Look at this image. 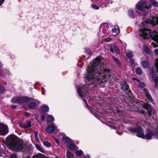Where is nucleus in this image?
I'll return each mask as SVG.
<instances>
[{"instance_id": "12", "label": "nucleus", "mask_w": 158, "mask_h": 158, "mask_svg": "<svg viewBox=\"0 0 158 158\" xmlns=\"http://www.w3.org/2000/svg\"><path fill=\"white\" fill-rule=\"evenodd\" d=\"M143 91L144 93L146 94L148 99L150 101H152V98L149 94L148 90L146 89H144Z\"/></svg>"}, {"instance_id": "3", "label": "nucleus", "mask_w": 158, "mask_h": 158, "mask_svg": "<svg viewBox=\"0 0 158 158\" xmlns=\"http://www.w3.org/2000/svg\"><path fill=\"white\" fill-rule=\"evenodd\" d=\"M148 24L146 22H143L139 28V35L144 39H148L149 37L158 43V34L157 31L150 32V30L147 28Z\"/></svg>"}, {"instance_id": "32", "label": "nucleus", "mask_w": 158, "mask_h": 158, "mask_svg": "<svg viewBox=\"0 0 158 158\" xmlns=\"http://www.w3.org/2000/svg\"><path fill=\"white\" fill-rule=\"evenodd\" d=\"M139 85L141 88H143L145 86V84L143 82H139Z\"/></svg>"}, {"instance_id": "57", "label": "nucleus", "mask_w": 158, "mask_h": 158, "mask_svg": "<svg viewBox=\"0 0 158 158\" xmlns=\"http://www.w3.org/2000/svg\"><path fill=\"white\" fill-rule=\"evenodd\" d=\"M152 75H153V72H152Z\"/></svg>"}, {"instance_id": "7", "label": "nucleus", "mask_w": 158, "mask_h": 158, "mask_svg": "<svg viewBox=\"0 0 158 158\" xmlns=\"http://www.w3.org/2000/svg\"><path fill=\"white\" fill-rule=\"evenodd\" d=\"M143 107L147 109V112L149 115H151L152 112L153 110V108L150 105L146 104L143 106Z\"/></svg>"}, {"instance_id": "41", "label": "nucleus", "mask_w": 158, "mask_h": 158, "mask_svg": "<svg viewBox=\"0 0 158 158\" xmlns=\"http://www.w3.org/2000/svg\"><path fill=\"white\" fill-rule=\"evenodd\" d=\"M55 141L58 144V146L60 145V143L59 141L56 138H55Z\"/></svg>"}, {"instance_id": "20", "label": "nucleus", "mask_w": 158, "mask_h": 158, "mask_svg": "<svg viewBox=\"0 0 158 158\" xmlns=\"http://www.w3.org/2000/svg\"><path fill=\"white\" fill-rule=\"evenodd\" d=\"M148 62L147 61H144L141 62V64L144 68H147L148 65Z\"/></svg>"}, {"instance_id": "28", "label": "nucleus", "mask_w": 158, "mask_h": 158, "mask_svg": "<svg viewBox=\"0 0 158 158\" xmlns=\"http://www.w3.org/2000/svg\"><path fill=\"white\" fill-rule=\"evenodd\" d=\"M43 142L44 145L47 147H49L51 146V143L50 142L48 141Z\"/></svg>"}, {"instance_id": "14", "label": "nucleus", "mask_w": 158, "mask_h": 158, "mask_svg": "<svg viewBox=\"0 0 158 158\" xmlns=\"http://www.w3.org/2000/svg\"><path fill=\"white\" fill-rule=\"evenodd\" d=\"M63 141L66 143L69 144L72 143V141L69 137H64L63 138Z\"/></svg>"}, {"instance_id": "34", "label": "nucleus", "mask_w": 158, "mask_h": 158, "mask_svg": "<svg viewBox=\"0 0 158 158\" xmlns=\"http://www.w3.org/2000/svg\"><path fill=\"white\" fill-rule=\"evenodd\" d=\"M151 3L152 5H154L157 7L158 6V3L155 0H152L151 2Z\"/></svg>"}, {"instance_id": "16", "label": "nucleus", "mask_w": 158, "mask_h": 158, "mask_svg": "<svg viewBox=\"0 0 158 158\" xmlns=\"http://www.w3.org/2000/svg\"><path fill=\"white\" fill-rule=\"evenodd\" d=\"M153 81L155 83L154 87L156 88H157L158 86V76L152 79Z\"/></svg>"}, {"instance_id": "47", "label": "nucleus", "mask_w": 158, "mask_h": 158, "mask_svg": "<svg viewBox=\"0 0 158 158\" xmlns=\"http://www.w3.org/2000/svg\"><path fill=\"white\" fill-rule=\"evenodd\" d=\"M154 52L155 53L158 55V49H156L154 50Z\"/></svg>"}, {"instance_id": "43", "label": "nucleus", "mask_w": 158, "mask_h": 158, "mask_svg": "<svg viewBox=\"0 0 158 158\" xmlns=\"http://www.w3.org/2000/svg\"><path fill=\"white\" fill-rule=\"evenodd\" d=\"M129 62H130V64L131 65H132L133 64L134 61V60H132V59H130V60H129Z\"/></svg>"}, {"instance_id": "25", "label": "nucleus", "mask_w": 158, "mask_h": 158, "mask_svg": "<svg viewBox=\"0 0 158 158\" xmlns=\"http://www.w3.org/2000/svg\"><path fill=\"white\" fill-rule=\"evenodd\" d=\"M82 89L81 88H78L77 90V93L81 97H84L83 94H82Z\"/></svg>"}, {"instance_id": "55", "label": "nucleus", "mask_w": 158, "mask_h": 158, "mask_svg": "<svg viewBox=\"0 0 158 158\" xmlns=\"http://www.w3.org/2000/svg\"><path fill=\"white\" fill-rule=\"evenodd\" d=\"M147 13L146 12H144L143 13V14L144 15H147Z\"/></svg>"}, {"instance_id": "56", "label": "nucleus", "mask_w": 158, "mask_h": 158, "mask_svg": "<svg viewBox=\"0 0 158 158\" xmlns=\"http://www.w3.org/2000/svg\"><path fill=\"white\" fill-rule=\"evenodd\" d=\"M44 118H45V116H44L43 115V116H42V118L43 119H44Z\"/></svg>"}, {"instance_id": "1", "label": "nucleus", "mask_w": 158, "mask_h": 158, "mask_svg": "<svg viewBox=\"0 0 158 158\" xmlns=\"http://www.w3.org/2000/svg\"><path fill=\"white\" fill-rule=\"evenodd\" d=\"M103 59L100 56H98L95 60L90 63L88 67L87 72L85 75L86 82L88 84H91L96 82V81L98 83L100 84L102 83L104 84L106 82V78H108L111 80L112 77L111 78V75L110 73V70L105 68V65L101 66L99 69L97 66L99 62H102Z\"/></svg>"}, {"instance_id": "46", "label": "nucleus", "mask_w": 158, "mask_h": 158, "mask_svg": "<svg viewBox=\"0 0 158 158\" xmlns=\"http://www.w3.org/2000/svg\"><path fill=\"white\" fill-rule=\"evenodd\" d=\"M154 136L156 139H158V132H156Z\"/></svg>"}, {"instance_id": "23", "label": "nucleus", "mask_w": 158, "mask_h": 158, "mask_svg": "<svg viewBox=\"0 0 158 158\" xmlns=\"http://www.w3.org/2000/svg\"><path fill=\"white\" fill-rule=\"evenodd\" d=\"M66 156L68 158H72L74 156L73 154L69 151L66 152Z\"/></svg>"}, {"instance_id": "44", "label": "nucleus", "mask_w": 158, "mask_h": 158, "mask_svg": "<svg viewBox=\"0 0 158 158\" xmlns=\"http://www.w3.org/2000/svg\"><path fill=\"white\" fill-rule=\"evenodd\" d=\"M11 158H17V156L15 154H12L11 156Z\"/></svg>"}, {"instance_id": "17", "label": "nucleus", "mask_w": 158, "mask_h": 158, "mask_svg": "<svg viewBox=\"0 0 158 158\" xmlns=\"http://www.w3.org/2000/svg\"><path fill=\"white\" fill-rule=\"evenodd\" d=\"M49 109L48 107L46 105H43L42 106L41 110L43 111L47 112L48 111Z\"/></svg>"}, {"instance_id": "4", "label": "nucleus", "mask_w": 158, "mask_h": 158, "mask_svg": "<svg viewBox=\"0 0 158 158\" xmlns=\"http://www.w3.org/2000/svg\"><path fill=\"white\" fill-rule=\"evenodd\" d=\"M138 128L131 127L129 129V131L137 133V136L143 139H151L154 133L153 131L150 129H148L146 131V134L145 135L143 133V131L139 127V125H138Z\"/></svg>"}, {"instance_id": "53", "label": "nucleus", "mask_w": 158, "mask_h": 158, "mask_svg": "<svg viewBox=\"0 0 158 158\" xmlns=\"http://www.w3.org/2000/svg\"><path fill=\"white\" fill-rule=\"evenodd\" d=\"M107 5H106L105 4H104V5H101V6L102 7H104L106 6Z\"/></svg>"}, {"instance_id": "31", "label": "nucleus", "mask_w": 158, "mask_h": 158, "mask_svg": "<svg viewBox=\"0 0 158 158\" xmlns=\"http://www.w3.org/2000/svg\"><path fill=\"white\" fill-rule=\"evenodd\" d=\"M35 137L36 141L39 142V140L38 137V133L37 131L35 132Z\"/></svg>"}, {"instance_id": "11", "label": "nucleus", "mask_w": 158, "mask_h": 158, "mask_svg": "<svg viewBox=\"0 0 158 158\" xmlns=\"http://www.w3.org/2000/svg\"><path fill=\"white\" fill-rule=\"evenodd\" d=\"M12 101L14 103H21L23 102L22 97H14L12 100Z\"/></svg>"}, {"instance_id": "60", "label": "nucleus", "mask_w": 158, "mask_h": 158, "mask_svg": "<svg viewBox=\"0 0 158 158\" xmlns=\"http://www.w3.org/2000/svg\"><path fill=\"white\" fill-rule=\"evenodd\" d=\"M13 108L15 107V106H13Z\"/></svg>"}, {"instance_id": "35", "label": "nucleus", "mask_w": 158, "mask_h": 158, "mask_svg": "<svg viewBox=\"0 0 158 158\" xmlns=\"http://www.w3.org/2000/svg\"><path fill=\"white\" fill-rule=\"evenodd\" d=\"M23 102H28L29 101V98L27 97H22Z\"/></svg>"}, {"instance_id": "6", "label": "nucleus", "mask_w": 158, "mask_h": 158, "mask_svg": "<svg viewBox=\"0 0 158 158\" xmlns=\"http://www.w3.org/2000/svg\"><path fill=\"white\" fill-rule=\"evenodd\" d=\"M8 127L4 124L0 125V134L2 135H6L8 133Z\"/></svg>"}, {"instance_id": "42", "label": "nucleus", "mask_w": 158, "mask_h": 158, "mask_svg": "<svg viewBox=\"0 0 158 158\" xmlns=\"http://www.w3.org/2000/svg\"><path fill=\"white\" fill-rule=\"evenodd\" d=\"M110 40L111 39L110 38H107L104 39L105 41L107 42L110 41Z\"/></svg>"}, {"instance_id": "51", "label": "nucleus", "mask_w": 158, "mask_h": 158, "mask_svg": "<svg viewBox=\"0 0 158 158\" xmlns=\"http://www.w3.org/2000/svg\"><path fill=\"white\" fill-rule=\"evenodd\" d=\"M83 101L85 102V104H86V106H88V104H87V102H86V100L85 99H84H84H83Z\"/></svg>"}, {"instance_id": "30", "label": "nucleus", "mask_w": 158, "mask_h": 158, "mask_svg": "<svg viewBox=\"0 0 158 158\" xmlns=\"http://www.w3.org/2000/svg\"><path fill=\"white\" fill-rule=\"evenodd\" d=\"M83 153V151L81 150H80L77 151L76 152V154L77 156H81L82 155Z\"/></svg>"}, {"instance_id": "5", "label": "nucleus", "mask_w": 158, "mask_h": 158, "mask_svg": "<svg viewBox=\"0 0 158 158\" xmlns=\"http://www.w3.org/2000/svg\"><path fill=\"white\" fill-rule=\"evenodd\" d=\"M151 7L150 5L149 6H147L146 2L143 1L139 2L136 5V9L141 11L145 10L148 11V10Z\"/></svg>"}, {"instance_id": "39", "label": "nucleus", "mask_w": 158, "mask_h": 158, "mask_svg": "<svg viewBox=\"0 0 158 158\" xmlns=\"http://www.w3.org/2000/svg\"><path fill=\"white\" fill-rule=\"evenodd\" d=\"M156 63L155 64V65L156 69H157V71L158 72V59H156Z\"/></svg>"}, {"instance_id": "45", "label": "nucleus", "mask_w": 158, "mask_h": 158, "mask_svg": "<svg viewBox=\"0 0 158 158\" xmlns=\"http://www.w3.org/2000/svg\"><path fill=\"white\" fill-rule=\"evenodd\" d=\"M115 62L116 63V64L118 65V66H120V63L119 61L118 60H117V61H115Z\"/></svg>"}, {"instance_id": "15", "label": "nucleus", "mask_w": 158, "mask_h": 158, "mask_svg": "<svg viewBox=\"0 0 158 158\" xmlns=\"http://www.w3.org/2000/svg\"><path fill=\"white\" fill-rule=\"evenodd\" d=\"M68 148L70 150L72 151H73L75 149H78V147L76 146L74 144H69L68 146Z\"/></svg>"}, {"instance_id": "59", "label": "nucleus", "mask_w": 158, "mask_h": 158, "mask_svg": "<svg viewBox=\"0 0 158 158\" xmlns=\"http://www.w3.org/2000/svg\"><path fill=\"white\" fill-rule=\"evenodd\" d=\"M142 113H143V111H142Z\"/></svg>"}, {"instance_id": "27", "label": "nucleus", "mask_w": 158, "mask_h": 158, "mask_svg": "<svg viewBox=\"0 0 158 158\" xmlns=\"http://www.w3.org/2000/svg\"><path fill=\"white\" fill-rule=\"evenodd\" d=\"M127 56L129 58H130L133 56L132 53L131 51H128L126 53Z\"/></svg>"}, {"instance_id": "9", "label": "nucleus", "mask_w": 158, "mask_h": 158, "mask_svg": "<svg viewBox=\"0 0 158 158\" xmlns=\"http://www.w3.org/2000/svg\"><path fill=\"white\" fill-rule=\"evenodd\" d=\"M55 130H56L57 132H58L59 131V130L56 128L54 125H52L49 126L48 127L47 129V131L48 133H51L53 132Z\"/></svg>"}, {"instance_id": "50", "label": "nucleus", "mask_w": 158, "mask_h": 158, "mask_svg": "<svg viewBox=\"0 0 158 158\" xmlns=\"http://www.w3.org/2000/svg\"><path fill=\"white\" fill-rule=\"evenodd\" d=\"M151 44L152 45H153L154 48L156 47L157 46V45L154 44L153 42H152Z\"/></svg>"}, {"instance_id": "10", "label": "nucleus", "mask_w": 158, "mask_h": 158, "mask_svg": "<svg viewBox=\"0 0 158 158\" xmlns=\"http://www.w3.org/2000/svg\"><path fill=\"white\" fill-rule=\"evenodd\" d=\"M110 51L113 53H115L117 54H118L119 53V51L118 49L117 46L114 45L111 47L110 48Z\"/></svg>"}, {"instance_id": "54", "label": "nucleus", "mask_w": 158, "mask_h": 158, "mask_svg": "<svg viewBox=\"0 0 158 158\" xmlns=\"http://www.w3.org/2000/svg\"><path fill=\"white\" fill-rule=\"evenodd\" d=\"M85 158H89V156L88 155H86V156L85 157Z\"/></svg>"}, {"instance_id": "48", "label": "nucleus", "mask_w": 158, "mask_h": 158, "mask_svg": "<svg viewBox=\"0 0 158 158\" xmlns=\"http://www.w3.org/2000/svg\"><path fill=\"white\" fill-rule=\"evenodd\" d=\"M112 58L113 59V60L115 61H117V60H118V59L116 58H115L114 56H112Z\"/></svg>"}, {"instance_id": "61", "label": "nucleus", "mask_w": 158, "mask_h": 158, "mask_svg": "<svg viewBox=\"0 0 158 158\" xmlns=\"http://www.w3.org/2000/svg\"><path fill=\"white\" fill-rule=\"evenodd\" d=\"M13 108L15 107V106H13Z\"/></svg>"}, {"instance_id": "21", "label": "nucleus", "mask_w": 158, "mask_h": 158, "mask_svg": "<svg viewBox=\"0 0 158 158\" xmlns=\"http://www.w3.org/2000/svg\"><path fill=\"white\" fill-rule=\"evenodd\" d=\"M32 158H46L41 153L37 154L34 156Z\"/></svg>"}, {"instance_id": "58", "label": "nucleus", "mask_w": 158, "mask_h": 158, "mask_svg": "<svg viewBox=\"0 0 158 158\" xmlns=\"http://www.w3.org/2000/svg\"><path fill=\"white\" fill-rule=\"evenodd\" d=\"M55 158H58V157H57V156H56V157H55Z\"/></svg>"}, {"instance_id": "33", "label": "nucleus", "mask_w": 158, "mask_h": 158, "mask_svg": "<svg viewBox=\"0 0 158 158\" xmlns=\"http://www.w3.org/2000/svg\"><path fill=\"white\" fill-rule=\"evenodd\" d=\"M128 14L130 16L134 18V12L133 10H129L128 11Z\"/></svg>"}, {"instance_id": "24", "label": "nucleus", "mask_w": 158, "mask_h": 158, "mask_svg": "<svg viewBox=\"0 0 158 158\" xmlns=\"http://www.w3.org/2000/svg\"><path fill=\"white\" fill-rule=\"evenodd\" d=\"M35 106V102H32L30 103L28 105V107L30 109H33Z\"/></svg>"}, {"instance_id": "26", "label": "nucleus", "mask_w": 158, "mask_h": 158, "mask_svg": "<svg viewBox=\"0 0 158 158\" xmlns=\"http://www.w3.org/2000/svg\"><path fill=\"white\" fill-rule=\"evenodd\" d=\"M48 121L49 122H52L54 121V117L52 115H49L47 118Z\"/></svg>"}, {"instance_id": "13", "label": "nucleus", "mask_w": 158, "mask_h": 158, "mask_svg": "<svg viewBox=\"0 0 158 158\" xmlns=\"http://www.w3.org/2000/svg\"><path fill=\"white\" fill-rule=\"evenodd\" d=\"M112 34L114 36H116L119 32V30L118 27L112 29Z\"/></svg>"}, {"instance_id": "40", "label": "nucleus", "mask_w": 158, "mask_h": 158, "mask_svg": "<svg viewBox=\"0 0 158 158\" xmlns=\"http://www.w3.org/2000/svg\"><path fill=\"white\" fill-rule=\"evenodd\" d=\"M85 52L86 53H88L89 55H90L91 54V52L90 50H89V49H86L85 50Z\"/></svg>"}, {"instance_id": "2", "label": "nucleus", "mask_w": 158, "mask_h": 158, "mask_svg": "<svg viewBox=\"0 0 158 158\" xmlns=\"http://www.w3.org/2000/svg\"><path fill=\"white\" fill-rule=\"evenodd\" d=\"M6 143L8 148L14 151H21L24 148L23 142L15 135H10L7 137Z\"/></svg>"}, {"instance_id": "38", "label": "nucleus", "mask_w": 158, "mask_h": 158, "mask_svg": "<svg viewBox=\"0 0 158 158\" xmlns=\"http://www.w3.org/2000/svg\"><path fill=\"white\" fill-rule=\"evenodd\" d=\"M19 126L23 128H26V124L23 123H20L19 124Z\"/></svg>"}, {"instance_id": "37", "label": "nucleus", "mask_w": 158, "mask_h": 158, "mask_svg": "<svg viewBox=\"0 0 158 158\" xmlns=\"http://www.w3.org/2000/svg\"><path fill=\"white\" fill-rule=\"evenodd\" d=\"M26 128H28L31 127V123L30 122H27V123L26 124Z\"/></svg>"}, {"instance_id": "52", "label": "nucleus", "mask_w": 158, "mask_h": 158, "mask_svg": "<svg viewBox=\"0 0 158 158\" xmlns=\"http://www.w3.org/2000/svg\"><path fill=\"white\" fill-rule=\"evenodd\" d=\"M133 80H135V81H137V82H139V80H137L136 78H133Z\"/></svg>"}, {"instance_id": "29", "label": "nucleus", "mask_w": 158, "mask_h": 158, "mask_svg": "<svg viewBox=\"0 0 158 158\" xmlns=\"http://www.w3.org/2000/svg\"><path fill=\"white\" fill-rule=\"evenodd\" d=\"M136 72L138 74H141L142 72V70L139 68H137L136 69Z\"/></svg>"}, {"instance_id": "19", "label": "nucleus", "mask_w": 158, "mask_h": 158, "mask_svg": "<svg viewBox=\"0 0 158 158\" xmlns=\"http://www.w3.org/2000/svg\"><path fill=\"white\" fill-rule=\"evenodd\" d=\"M143 47L145 52L148 54H149L150 52V50L148 47L144 44L143 45Z\"/></svg>"}, {"instance_id": "36", "label": "nucleus", "mask_w": 158, "mask_h": 158, "mask_svg": "<svg viewBox=\"0 0 158 158\" xmlns=\"http://www.w3.org/2000/svg\"><path fill=\"white\" fill-rule=\"evenodd\" d=\"M92 7L94 9L98 10L99 9V7L95 5H91Z\"/></svg>"}, {"instance_id": "8", "label": "nucleus", "mask_w": 158, "mask_h": 158, "mask_svg": "<svg viewBox=\"0 0 158 158\" xmlns=\"http://www.w3.org/2000/svg\"><path fill=\"white\" fill-rule=\"evenodd\" d=\"M148 22L154 25H158V17H152L148 21Z\"/></svg>"}, {"instance_id": "22", "label": "nucleus", "mask_w": 158, "mask_h": 158, "mask_svg": "<svg viewBox=\"0 0 158 158\" xmlns=\"http://www.w3.org/2000/svg\"><path fill=\"white\" fill-rule=\"evenodd\" d=\"M121 87L123 90H126L128 89V86L127 83L125 82L124 84H122Z\"/></svg>"}, {"instance_id": "18", "label": "nucleus", "mask_w": 158, "mask_h": 158, "mask_svg": "<svg viewBox=\"0 0 158 158\" xmlns=\"http://www.w3.org/2000/svg\"><path fill=\"white\" fill-rule=\"evenodd\" d=\"M35 147L39 151L42 153L44 152V150L41 148V147L38 144H35Z\"/></svg>"}, {"instance_id": "49", "label": "nucleus", "mask_w": 158, "mask_h": 158, "mask_svg": "<svg viewBox=\"0 0 158 158\" xmlns=\"http://www.w3.org/2000/svg\"><path fill=\"white\" fill-rule=\"evenodd\" d=\"M5 0H0V6L3 3Z\"/></svg>"}]
</instances>
